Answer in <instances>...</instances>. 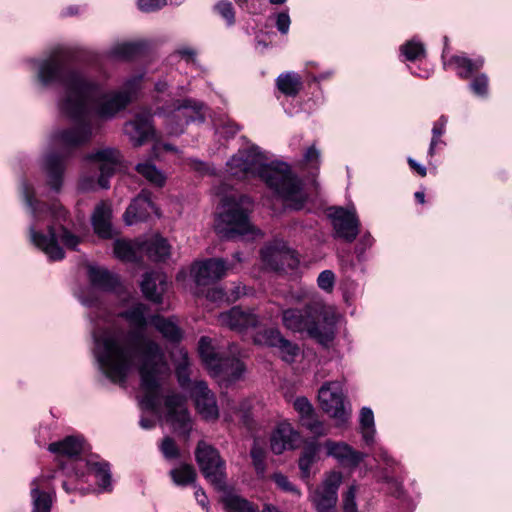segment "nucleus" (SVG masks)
Returning a JSON list of instances; mask_svg holds the SVG:
<instances>
[{
  "mask_svg": "<svg viewBox=\"0 0 512 512\" xmlns=\"http://www.w3.org/2000/svg\"><path fill=\"white\" fill-rule=\"evenodd\" d=\"M67 57V51L58 47L49 55L31 60L30 65L35 82L40 87L62 86L58 108L75 125L55 131L51 139L55 146L74 149L87 143L95 133L91 112L100 120L113 119L134 99L142 77L134 76L119 90L107 91L101 83L90 79L82 71L69 69Z\"/></svg>",
  "mask_w": 512,
  "mask_h": 512,
  "instance_id": "obj_1",
  "label": "nucleus"
},
{
  "mask_svg": "<svg viewBox=\"0 0 512 512\" xmlns=\"http://www.w3.org/2000/svg\"><path fill=\"white\" fill-rule=\"evenodd\" d=\"M131 330L126 333L111 322L109 316L99 310L92 331L93 355L100 372L113 383H123L134 366L135 355L141 356L139 368L141 389L144 395L140 401L142 409L157 412L160 405V389L170 375V368L161 346L144 334L151 324L148 307L136 303L119 313Z\"/></svg>",
  "mask_w": 512,
  "mask_h": 512,
  "instance_id": "obj_2",
  "label": "nucleus"
},
{
  "mask_svg": "<svg viewBox=\"0 0 512 512\" xmlns=\"http://www.w3.org/2000/svg\"><path fill=\"white\" fill-rule=\"evenodd\" d=\"M227 172L240 180L259 177L294 209H300L306 200L301 182L289 166L283 162H269L267 154L255 145L239 149L227 162Z\"/></svg>",
  "mask_w": 512,
  "mask_h": 512,
  "instance_id": "obj_3",
  "label": "nucleus"
},
{
  "mask_svg": "<svg viewBox=\"0 0 512 512\" xmlns=\"http://www.w3.org/2000/svg\"><path fill=\"white\" fill-rule=\"evenodd\" d=\"M26 211L31 222L28 228L30 242L41 250L51 261L64 258L61 242L66 248L75 249L80 237L64 225L67 212L60 204H54L51 210L35 198L34 188L23 181L20 188Z\"/></svg>",
  "mask_w": 512,
  "mask_h": 512,
  "instance_id": "obj_4",
  "label": "nucleus"
},
{
  "mask_svg": "<svg viewBox=\"0 0 512 512\" xmlns=\"http://www.w3.org/2000/svg\"><path fill=\"white\" fill-rule=\"evenodd\" d=\"M310 295L309 291H303L295 296L298 301L310 299V302L303 309L283 310L282 324L292 332H306L311 338L326 345L334 339L338 316L333 306Z\"/></svg>",
  "mask_w": 512,
  "mask_h": 512,
  "instance_id": "obj_5",
  "label": "nucleus"
},
{
  "mask_svg": "<svg viewBox=\"0 0 512 512\" xmlns=\"http://www.w3.org/2000/svg\"><path fill=\"white\" fill-rule=\"evenodd\" d=\"M251 209L252 201L246 195L232 192L223 196L215 222L216 232L226 239L246 235L254 237L258 234V231L249 219Z\"/></svg>",
  "mask_w": 512,
  "mask_h": 512,
  "instance_id": "obj_6",
  "label": "nucleus"
},
{
  "mask_svg": "<svg viewBox=\"0 0 512 512\" xmlns=\"http://www.w3.org/2000/svg\"><path fill=\"white\" fill-rule=\"evenodd\" d=\"M175 365V372L180 387L189 392L195 409L202 419L216 421L219 418V409L215 394L204 381L190 380V359L184 348H176L171 353Z\"/></svg>",
  "mask_w": 512,
  "mask_h": 512,
  "instance_id": "obj_7",
  "label": "nucleus"
},
{
  "mask_svg": "<svg viewBox=\"0 0 512 512\" xmlns=\"http://www.w3.org/2000/svg\"><path fill=\"white\" fill-rule=\"evenodd\" d=\"M159 114L164 115L167 133L170 135H179L189 123L203 122L205 119L204 105L192 99L178 100L159 109Z\"/></svg>",
  "mask_w": 512,
  "mask_h": 512,
  "instance_id": "obj_8",
  "label": "nucleus"
},
{
  "mask_svg": "<svg viewBox=\"0 0 512 512\" xmlns=\"http://www.w3.org/2000/svg\"><path fill=\"white\" fill-rule=\"evenodd\" d=\"M322 409L335 420V426L345 427L351 417V410L344 404L342 385L340 382H328L318 392Z\"/></svg>",
  "mask_w": 512,
  "mask_h": 512,
  "instance_id": "obj_9",
  "label": "nucleus"
},
{
  "mask_svg": "<svg viewBox=\"0 0 512 512\" xmlns=\"http://www.w3.org/2000/svg\"><path fill=\"white\" fill-rule=\"evenodd\" d=\"M196 460L205 478L218 489L225 487V462L219 452L204 441L196 449Z\"/></svg>",
  "mask_w": 512,
  "mask_h": 512,
  "instance_id": "obj_10",
  "label": "nucleus"
},
{
  "mask_svg": "<svg viewBox=\"0 0 512 512\" xmlns=\"http://www.w3.org/2000/svg\"><path fill=\"white\" fill-rule=\"evenodd\" d=\"M342 473L331 471L323 482L309 494V500L316 512H336L338 488L342 483Z\"/></svg>",
  "mask_w": 512,
  "mask_h": 512,
  "instance_id": "obj_11",
  "label": "nucleus"
},
{
  "mask_svg": "<svg viewBox=\"0 0 512 512\" xmlns=\"http://www.w3.org/2000/svg\"><path fill=\"white\" fill-rule=\"evenodd\" d=\"M329 217L336 237L349 243L356 239L359 234L360 221L354 207L350 209L332 207L329 210Z\"/></svg>",
  "mask_w": 512,
  "mask_h": 512,
  "instance_id": "obj_12",
  "label": "nucleus"
},
{
  "mask_svg": "<svg viewBox=\"0 0 512 512\" xmlns=\"http://www.w3.org/2000/svg\"><path fill=\"white\" fill-rule=\"evenodd\" d=\"M87 159L97 163L99 166L100 175L97 180V185L103 189L109 188V179L114 175L117 167L122 161L120 151L110 147L103 148L90 154Z\"/></svg>",
  "mask_w": 512,
  "mask_h": 512,
  "instance_id": "obj_13",
  "label": "nucleus"
},
{
  "mask_svg": "<svg viewBox=\"0 0 512 512\" xmlns=\"http://www.w3.org/2000/svg\"><path fill=\"white\" fill-rule=\"evenodd\" d=\"M228 269L223 259L211 258L196 262L192 267V274L198 286H206L224 277Z\"/></svg>",
  "mask_w": 512,
  "mask_h": 512,
  "instance_id": "obj_14",
  "label": "nucleus"
},
{
  "mask_svg": "<svg viewBox=\"0 0 512 512\" xmlns=\"http://www.w3.org/2000/svg\"><path fill=\"white\" fill-rule=\"evenodd\" d=\"M125 134L129 137L134 147H139L154 136L152 116L149 112L136 114L135 118L124 126Z\"/></svg>",
  "mask_w": 512,
  "mask_h": 512,
  "instance_id": "obj_15",
  "label": "nucleus"
},
{
  "mask_svg": "<svg viewBox=\"0 0 512 512\" xmlns=\"http://www.w3.org/2000/svg\"><path fill=\"white\" fill-rule=\"evenodd\" d=\"M49 478L36 477L30 484L31 512H51L55 491L48 486Z\"/></svg>",
  "mask_w": 512,
  "mask_h": 512,
  "instance_id": "obj_16",
  "label": "nucleus"
},
{
  "mask_svg": "<svg viewBox=\"0 0 512 512\" xmlns=\"http://www.w3.org/2000/svg\"><path fill=\"white\" fill-rule=\"evenodd\" d=\"M323 447L326 449L327 456L334 458L345 468L357 467L366 456L342 441L326 440Z\"/></svg>",
  "mask_w": 512,
  "mask_h": 512,
  "instance_id": "obj_17",
  "label": "nucleus"
},
{
  "mask_svg": "<svg viewBox=\"0 0 512 512\" xmlns=\"http://www.w3.org/2000/svg\"><path fill=\"white\" fill-rule=\"evenodd\" d=\"M165 406L168 420L183 433H188L191 429V419L186 407V398L179 393H170L165 399Z\"/></svg>",
  "mask_w": 512,
  "mask_h": 512,
  "instance_id": "obj_18",
  "label": "nucleus"
},
{
  "mask_svg": "<svg viewBox=\"0 0 512 512\" xmlns=\"http://www.w3.org/2000/svg\"><path fill=\"white\" fill-rule=\"evenodd\" d=\"M218 321L233 331L243 332L248 328L255 327L259 323L258 316L249 309L233 307L230 310L221 313Z\"/></svg>",
  "mask_w": 512,
  "mask_h": 512,
  "instance_id": "obj_19",
  "label": "nucleus"
},
{
  "mask_svg": "<svg viewBox=\"0 0 512 512\" xmlns=\"http://www.w3.org/2000/svg\"><path fill=\"white\" fill-rule=\"evenodd\" d=\"M69 153H65L68 156ZM43 170L46 175L47 185L54 192H59L63 185L64 175V155L59 156L58 154L51 152L47 153L43 159Z\"/></svg>",
  "mask_w": 512,
  "mask_h": 512,
  "instance_id": "obj_20",
  "label": "nucleus"
},
{
  "mask_svg": "<svg viewBox=\"0 0 512 512\" xmlns=\"http://www.w3.org/2000/svg\"><path fill=\"white\" fill-rule=\"evenodd\" d=\"M300 435L290 423H280L272 433L270 446L275 454H281L285 450L295 449L298 446Z\"/></svg>",
  "mask_w": 512,
  "mask_h": 512,
  "instance_id": "obj_21",
  "label": "nucleus"
},
{
  "mask_svg": "<svg viewBox=\"0 0 512 512\" xmlns=\"http://www.w3.org/2000/svg\"><path fill=\"white\" fill-rule=\"evenodd\" d=\"M94 232L101 238L109 239L113 236L112 209L107 202L96 205L91 216Z\"/></svg>",
  "mask_w": 512,
  "mask_h": 512,
  "instance_id": "obj_22",
  "label": "nucleus"
},
{
  "mask_svg": "<svg viewBox=\"0 0 512 512\" xmlns=\"http://www.w3.org/2000/svg\"><path fill=\"white\" fill-rule=\"evenodd\" d=\"M152 212H156L154 203L148 194L141 193L127 208L124 214V221L127 225H132L138 221H144Z\"/></svg>",
  "mask_w": 512,
  "mask_h": 512,
  "instance_id": "obj_23",
  "label": "nucleus"
},
{
  "mask_svg": "<svg viewBox=\"0 0 512 512\" xmlns=\"http://www.w3.org/2000/svg\"><path fill=\"white\" fill-rule=\"evenodd\" d=\"M166 288L167 277L161 272L146 273L141 282L143 295L154 303L162 302V295Z\"/></svg>",
  "mask_w": 512,
  "mask_h": 512,
  "instance_id": "obj_24",
  "label": "nucleus"
},
{
  "mask_svg": "<svg viewBox=\"0 0 512 512\" xmlns=\"http://www.w3.org/2000/svg\"><path fill=\"white\" fill-rule=\"evenodd\" d=\"M198 350L202 361L210 370V373L212 375H218L224 365L222 363L224 357L220 356L219 353L215 351L212 340L205 336L201 337Z\"/></svg>",
  "mask_w": 512,
  "mask_h": 512,
  "instance_id": "obj_25",
  "label": "nucleus"
},
{
  "mask_svg": "<svg viewBox=\"0 0 512 512\" xmlns=\"http://www.w3.org/2000/svg\"><path fill=\"white\" fill-rule=\"evenodd\" d=\"M88 278L94 288L103 291H114L119 285L118 277L101 267L89 266Z\"/></svg>",
  "mask_w": 512,
  "mask_h": 512,
  "instance_id": "obj_26",
  "label": "nucleus"
},
{
  "mask_svg": "<svg viewBox=\"0 0 512 512\" xmlns=\"http://www.w3.org/2000/svg\"><path fill=\"white\" fill-rule=\"evenodd\" d=\"M151 324L165 340L171 343H178L183 337L182 330L172 318H164L159 315H154L151 317Z\"/></svg>",
  "mask_w": 512,
  "mask_h": 512,
  "instance_id": "obj_27",
  "label": "nucleus"
},
{
  "mask_svg": "<svg viewBox=\"0 0 512 512\" xmlns=\"http://www.w3.org/2000/svg\"><path fill=\"white\" fill-rule=\"evenodd\" d=\"M484 65V59L482 57H478L476 59H470L463 55H456L449 59L448 62L445 63V66H448L454 70H456L457 74L461 78H468L470 75L478 71Z\"/></svg>",
  "mask_w": 512,
  "mask_h": 512,
  "instance_id": "obj_28",
  "label": "nucleus"
},
{
  "mask_svg": "<svg viewBox=\"0 0 512 512\" xmlns=\"http://www.w3.org/2000/svg\"><path fill=\"white\" fill-rule=\"evenodd\" d=\"M170 245L167 240L160 236H154L142 242V251L153 261H164L170 256Z\"/></svg>",
  "mask_w": 512,
  "mask_h": 512,
  "instance_id": "obj_29",
  "label": "nucleus"
},
{
  "mask_svg": "<svg viewBox=\"0 0 512 512\" xmlns=\"http://www.w3.org/2000/svg\"><path fill=\"white\" fill-rule=\"evenodd\" d=\"M49 451L61 456L75 457L83 450V439L75 436H68L62 441L51 443Z\"/></svg>",
  "mask_w": 512,
  "mask_h": 512,
  "instance_id": "obj_30",
  "label": "nucleus"
},
{
  "mask_svg": "<svg viewBox=\"0 0 512 512\" xmlns=\"http://www.w3.org/2000/svg\"><path fill=\"white\" fill-rule=\"evenodd\" d=\"M87 468L88 472L96 478L98 487L102 491L111 490V473L107 462L90 459L87 461Z\"/></svg>",
  "mask_w": 512,
  "mask_h": 512,
  "instance_id": "obj_31",
  "label": "nucleus"
},
{
  "mask_svg": "<svg viewBox=\"0 0 512 512\" xmlns=\"http://www.w3.org/2000/svg\"><path fill=\"white\" fill-rule=\"evenodd\" d=\"M141 251L142 242H132L123 239H118L114 242V254L118 259L122 261H136Z\"/></svg>",
  "mask_w": 512,
  "mask_h": 512,
  "instance_id": "obj_32",
  "label": "nucleus"
},
{
  "mask_svg": "<svg viewBox=\"0 0 512 512\" xmlns=\"http://www.w3.org/2000/svg\"><path fill=\"white\" fill-rule=\"evenodd\" d=\"M136 171L155 187H163L166 183L165 173L156 167L150 160L140 162L135 167Z\"/></svg>",
  "mask_w": 512,
  "mask_h": 512,
  "instance_id": "obj_33",
  "label": "nucleus"
},
{
  "mask_svg": "<svg viewBox=\"0 0 512 512\" xmlns=\"http://www.w3.org/2000/svg\"><path fill=\"white\" fill-rule=\"evenodd\" d=\"M277 88L286 96L294 97L301 89V77L295 72H286L278 76Z\"/></svg>",
  "mask_w": 512,
  "mask_h": 512,
  "instance_id": "obj_34",
  "label": "nucleus"
},
{
  "mask_svg": "<svg viewBox=\"0 0 512 512\" xmlns=\"http://www.w3.org/2000/svg\"><path fill=\"white\" fill-rule=\"evenodd\" d=\"M360 432L367 445H371L375 440V422L373 411L368 407H363L359 417Z\"/></svg>",
  "mask_w": 512,
  "mask_h": 512,
  "instance_id": "obj_35",
  "label": "nucleus"
},
{
  "mask_svg": "<svg viewBox=\"0 0 512 512\" xmlns=\"http://www.w3.org/2000/svg\"><path fill=\"white\" fill-rule=\"evenodd\" d=\"M222 363L224 365L221 372H219L218 375H213L214 377L227 378L230 381H236L241 378L245 371L244 364L235 356L224 357Z\"/></svg>",
  "mask_w": 512,
  "mask_h": 512,
  "instance_id": "obj_36",
  "label": "nucleus"
},
{
  "mask_svg": "<svg viewBox=\"0 0 512 512\" xmlns=\"http://www.w3.org/2000/svg\"><path fill=\"white\" fill-rule=\"evenodd\" d=\"M284 247V242L274 241L261 250L262 261L268 268L275 270V268L279 267V259L281 258L279 254H282Z\"/></svg>",
  "mask_w": 512,
  "mask_h": 512,
  "instance_id": "obj_37",
  "label": "nucleus"
},
{
  "mask_svg": "<svg viewBox=\"0 0 512 512\" xmlns=\"http://www.w3.org/2000/svg\"><path fill=\"white\" fill-rule=\"evenodd\" d=\"M142 49L139 42H119L115 43L108 51V55L113 59H129L135 56Z\"/></svg>",
  "mask_w": 512,
  "mask_h": 512,
  "instance_id": "obj_38",
  "label": "nucleus"
},
{
  "mask_svg": "<svg viewBox=\"0 0 512 512\" xmlns=\"http://www.w3.org/2000/svg\"><path fill=\"white\" fill-rule=\"evenodd\" d=\"M223 503L227 512H258L257 507L238 495H226Z\"/></svg>",
  "mask_w": 512,
  "mask_h": 512,
  "instance_id": "obj_39",
  "label": "nucleus"
},
{
  "mask_svg": "<svg viewBox=\"0 0 512 512\" xmlns=\"http://www.w3.org/2000/svg\"><path fill=\"white\" fill-rule=\"evenodd\" d=\"M284 336L277 328H266L254 335V343L262 346L276 348Z\"/></svg>",
  "mask_w": 512,
  "mask_h": 512,
  "instance_id": "obj_40",
  "label": "nucleus"
},
{
  "mask_svg": "<svg viewBox=\"0 0 512 512\" xmlns=\"http://www.w3.org/2000/svg\"><path fill=\"white\" fill-rule=\"evenodd\" d=\"M171 477L177 485H188L195 480L196 471L191 465H181L178 468L173 469Z\"/></svg>",
  "mask_w": 512,
  "mask_h": 512,
  "instance_id": "obj_41",
  "label": "nucleus"
},
{
  "mask_svg": "<svg viewBox=\"0 0 512 512\" xmlns=\"http://www.w3.org/2000/svg\"><path fill=\"white\" fill-rule=\"evenodd\" d=\"M401 53L409 61L420 60L425 56V47L421 42L416 40L407 41L400 48Z\"/></svg>",
  "mask_w": 512,
  "mask_h": 512,
  "instance_id": "obj_42",
  "label": "nucleus"
},
{
  "mask_svg": "<svg viewBox=\"0 0 512 512\" xmlns=\"http://www.w3.org/2000/svg\"><path fill=\"white\" fill-rule=\"evenodd\" d=\"M301 424L316 437L326 436L329 432V427L323 421L319 420L315 413L304 418Z\"/></svg>",
  "mask_w": 512,
  "mask_h": 512,
  "instance_id": "obj_43",
  "label": "nucleus"
},
{
  "mask_svg": "<svg viewBox=\"0 0 512 512\" xmlns=\"http://www.w3.org/2000/svg\"><path fill=\"white\" fill-rule=\"evenodd\" d=\"M278 354L283 361L287 363L294 362L295 358L299 354V347L297 344L283 337L276 347Z\"/></svg>",
  "mask_w": 512,
  "mask_h": 512,
  "instance_id": "obj_44",
  "label": "nucleus"
},
{
  "mask_svg": "<svg viewBox=\"0 0 512 512\" xmlns=\"http://www.w3.org/2000/svg\"><path fill=\"white\" fill-rule=\"evenodd\" d=\"M214 10L220 15L227 23L232 26L235 23V10L233 5L228 0H220L215 6Z\"/></svg>",
  "mask_w": 512,
  "mask_h": 512,
  "instance_id": "obj_45",
  "label": "nucleus"
},
{
  "mask_svg": "<svg viewBox=\"0 0 512 512\" xmlns=\"http://www.w3.org/2000/svg\"><path fill=\"white\" fill-rule=\"evenodd\" d=\"M281 258L279 259V267L275 268L276 271L286 270V269H295L299 264V260L295 254V252L289 249L286 245L282 254H279Z\"/></svg>",
  "mask_w": 512,
  "mask_h": 512,
  "instance_id": "obj_46",
  "label": "nucleus"
},
{
  "mask_svg": "<svg viewBox=\"0 0 512 512\" xmlns=\"http://www.w3.org/2000/svg\"><path fill=\"white\" fill-rule=\"evenodd\" d=\"M272 479L281 490L290 493L297 498L301 497L302 493L299 488L291 483L285 475L281 473H275L273 474Z\"/></svg>",
  "mask_w": 512,
  "mask_h": 512,
  "instance_id": "obj_47",
  "label": "nucleus"
},
{
  "mask_svg": "<svg viewBox=\"0 0 512 512\" xmlns=\"http://www.w3.org/2000/svg\"><path fill=\"white\" fill-rule=\"evenodd\" d=\"M380 481L388 485L389 493L392 496L400 498L404 494L402 483L390 476L387 468L383 470Z\"/></svg>",
  "mask_w": 512,
  "mask_h": 512,
  "instance_id": "obj_48",
  "label": "nucleus"
},
{
  "mask_svg": "<svg viewBox=\"0 0 512 512\" xmlns=\"http://www.w3.org/2000/svg\"><path fill=\"white\" fill-rule=\"evenodd\" d=\"M251 457L253 465L258 475H263L265 472V451L257 443H254L251 449Z\"/></svg>",
  "mask_w": 512,
  "mask_h": 512,
  "instance_id": "obj_49",
  "label": "nucleus"
},
{
  "mask_svg": "<svg viewBox=\"0 0 512 512\" xmlns=\"http://www.w3.org/2000/svg\"><path fill=\"white\" fill-rule=\"evenodd\" d=\"M321 446L322 445L315 439L307 440L304 443V447H303V451H302L301 455H303L304 457H306L307 459H310L311 461H313L315 463L319 459L318 455L321 450Z\"/></svg>",
  "mask_w": 512,
  "mask_h": 512,
  "instance_id": "obj_50",
  "label": "nucleus"
},
{
  "mask_svg": "<svg viewBox=\"0 0 512 512\" xmlns=\"http://www.w3.org/2000/svg\"><path fill=\"white\" fill-rule=\"evenodd\" d=\"M357 486L351 485L343 495V512H358L355 501Z\"/></svg>",
  "mask_w": 512,
  "mask_h": 512,
  "instance_id": "obj_51",
  "label": "nucleus"
},
{
  "mask_svg": "<svg viewBox=\"0 0 512 512\" xmlns=\"http://www.w3.org/2000/svg\"><path fill=\"white\" fill-rule=\"evenodd\" d=\"M335 284V274L331 270L322 271L317 278V285L320 289L331 292Z\"/></svg>",
  "mask_w": 512,
  "mask_h": 512,
  "instance_id": "obj_52",
  "label": "nucleus"
},
{
  "mask_svg": "<svg viewBox=\"0 0 512 512\" xmlns=\"http://www.w3.org/2000/svg\"><path fill=\"white\" fill-rule=\"evenodd\" d=\"M293 406L294 409L299 413L300 421L315 413L313 406L305 397H299L295 399Z\"/></svg>",
  "mask_w": 512,
  "mask_h": 512,
  "instance_id": "obj_53",
  "label": "nucleus"
},
{
  "mask_svg": "<svg viewBox=\"0 0 512 512\" xmlns=\"http://www.w3.org/2000/svg\"><path fill=\"white\" fill-rule=\"evenodd\" d=\"M471 90L477 96L484 97L488 93V77L485 74H480L473 79L470 84Z\"/></svg>",
  "mask_w": 512,
  "mask_h": 512,
  "instance_id": "obj_54",
  "label": "nucleus"
},
{
  "mask_svg": "<svg viewBox=\"0 0 512 512\" xmlns=\"http://www.w3.org/2000/svg\"><path fill=\"white\" fill-rule=\"evenodd\" d=\"M160 449L164 457L167 459H175L179 455V451L175 442L169 437L163 439Z\"/></svg>",
  "mask_w": 512,
  "mask_h": 512,
  "instance_id": "obj_55",
  "label": "nucleus"
},
{
  "mask_svg": "<svg viewBox=\"0 0 512 512\" xmlns=\"http://www.w3.org/2000/svg\"><path fill=\"white\" fill-rule=\"evenodd\" d=\"M303 163L312 168H318L320 164V151L315 147H309L303 157Z\"/></svg>",
  "mask_w": 512,
  "mask_h": 512,
  "instance_id": "obj_56",
  "label": "nucleus"
},
{
  "mask_svg": "<svg viewBox=\"0 0 512 512\" xmlns=\"http://www.w3.org/2000/svg\"><path fill=\"white\" fill-rule=\"evenodd\" d=\"M138 8L143 12H154L167 5V0H138Z\"/></svg>",
  "mask_w": 512,
  "mask_h": 512,
  "instance_id": "obj_57",
  "label": "nucleus"
},
{
  "mask_svg": "<svg viewBox=\"0 0 512 512\" xmlns=\"http://www.w3.org/2000/svg\"><path fill=\"white\" fill-rule=\"evenodd\" d=\"M313 464H314V462L311 461L310 459H307L303 455L300 456L298 465H299V469L301 471V477L303 479H307L310 477L311 467Z\"/></svg>",
  "mask_w": 512,
  "mask_h": 512,
  "instance_id": "obj_58",
  "label": "nucleus"
},
{
  "mask_svg": "<svg viewBox=\"0 0 512 512\" xmlns=\"http://www.w3.org/2000/svg\"><path fill=\"white\" fill-rule=\"evenodd\" d=\"M290 23V17L287 13L283 12L278 14L276 27L281 33L286 34L289 31Z\"/></svg>",
  "mask_w": 512,
  "mask_h": 512,
  "instance_id": "obj_59",
  "label": "nucleus"
},
{
  "mask_svg": "<svg viewBox=\"0 0 512 512\" xmlns=\"http://www.w3.org/2000/svg\"><path fill=\"white\" fill-rule=\"evenodd\" d=\"M377 457L385 463L387 468H393L399 465V463L392 456H390L388 452L383 448H379L377 452Z\"/></svg>",
  "mask_w": 512,
  "mask_h": 512,
  "instance_id": "obj_60",
  "label": "nucleus"
},
{
  "mask_svg": "<svg viewBox=\"0 0 512 512\" xmlns=\"http://www.w3.org/2000/svg\"><path fill=\"white\" fill-rule=\"evenodd\" d=\"M447 122V117L441 116L433 125L432 135L441 137L445 133Z\"/></svg>",
  "mask_w": 512,
  "mask_h": 512,
  "instance_id": "obj_61",
  "label": "nucleus"
},
{
  "mask_svg": "<svg viewBox=\"0 0 512 512\" xmlns=\"http://www.w3.org/2000/svg\"><path fill=\"white\" fill-rule=\"evenodd\" d=\"M373 242H374V239L371 236V234L365 233L359 241L358 249L361 252H364L367 248H370L373 245Z\"/></svg>",
  "mask_w": 512,
  "mask_h": 512,
  "instance_id": "obj_62",
  "label": "nucleus"
},
{
  "mask_svg": "<svg viewBox=\"0 0 512 512\" xmlns=\"http://www.w3.org/2000/svg\"><path fill=\"white\" fill-rule=\"evenodd\" d=\"M191 168L194 169L195 171L202 173V174H208L211 172V170L207 164H205L201 161H198V160L191 161Z\"/></svg>",
  "mask_w": 512,
  "mask_h": 512,
  "instance_id": "obj_63",
  "label": "nucleus"
},
{
  "mask_svg": "<svg viewBox=\"0 0 512 512\" xmlns=\"http://www.w3.org/2000/svg\"><path fill=\"white\" fill-rule=\"evenodd\" d=\"M176 53L187 59H193L196 55L195 50L191 47H181L177 49Z\"/></svg>",
  "mask_w": 512,
  "mask_h": 512,
  "instance_id": "obj_64",
  "label": "nucleus"
}]
</instances>
